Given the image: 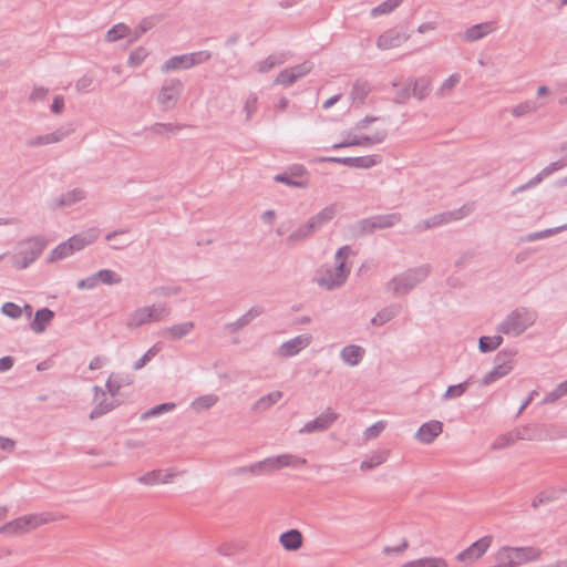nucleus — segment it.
<instances>
[{
    "label": "nucleus",
    "mask_w": 567,
    "mask_h": 567,
    "mask_svg": "<svg viewBox=\"0 0 567 567\" xmlns=\"http://www.w3.org/2000/svg\"><path fill=\"white\" fill-rule=\"evenodd\" d=\"M350 252L351 246L340 247L336 252L334 264L323 265L317 270L316 284H343L351 271V265L347 262Z\"/></svg>",
    "instance_id": "obj_1"
},
{
    "label": "nucleus",
    "mask_w": 567,
    "mask_h": 567,
    "mask_svg": "<svg viewBox=\"0 0 567 567\" xmlns=\"http://www.w3.org/2000/svg\"><path fill=\"white\" fill-rule=\"evenodd\" d=\"M388 131L383 118L365 116L357 122V147H369L384 142Z\"/></svg>",
    "instance_id": "obj_2"
},
{
    "label": "nucleus",
    "mask_w": 567,
    "mask_h": 567,
    "mask_svg": "<svg viewBox=\"0 0 567 567\" xmlns=\"http://www.w3.org/2000/svg\"><path fill=\"white\" fill-rule=\"evenodd\" d=\"M537 312L526 307H518L509 312L497 326V331L506 336H520L535 323Z\"/></svg>",
    "instance_id": "obj_3"
},
{
    "label": "nucleus",
    "mask_w": 567,
    "mask_h": 567,
    "mask_svg": "<svg viewBox=\"0 0 567 567\" xmlns=\"http://www.w3.org/2000/svg\"><path fill=\"white\" fill-rule=\"evenodd\" d=\"M48 245V240L43 236H34L18 243L17 251L10 259L17 269L29 267L42 254Z\"/></svg>",
    "instance_id": "obj_4"
},
{
    "label": "nucleus",
    "mask_w": 567,
    "mask_h": 567,
    "mask_svg": "<svg viewBox=\"0 0 567 567\" xmlns=\"http://www.w3.org/2000/svg\"><path fill=\"white\" fill-rule=\"evenodd\" d=\"M96 237L97 236L94 230L73 235L68 240L58 245L51 251V254L48 257V262H54L56 260H62V259L70 257L74 252L93 244L95 241Z\"/></svg>",
    "instance_id": "obj_5"
},
{
    "label": "nucleus",
    "mask_w": 567,
    "mask_h": 567,
    "mask_svg": "<svg viewBox=\"0 0 567 567\" xmlns=\"http://www.w3.org/2000/svg\"><path fill=\"white\" fill-rule=\"evenodd\" d=\"M171 308L166 303H153L134 310L127 318L126 327L134 330L151 322L162 321L168 317Z\"/></svg>",
    "instance_id": "obj_6"
},
{
    "label": "nucleus",
    "mask_w": 567,
    "mask_h": 567,
    "mask_svg": "<svg viewBox=\"0 0 567 567\" xmlns=\"http://www.w3.org/2000/svg\"><path fill=\"white\" fill-rule=\"evenodd\" d=\"M51 514H35L18 517L0 527L2 535H18L51 522Z\"/></svg>",
    "instance_id": "obj_7"
},
{
    "label": "nucleus",
    "mask_w": 567,
    "mask_h": 567,
    "mask_svg": "<svg viewBox=\"0 0 567 567\" xmlns=\"http://www.w3.org/2000/svg\"><path fill=\"white\" fill-rule=\"evenodd\" d=\"M210 58L212 53L206 50L181 55H174L167 59L161 65V71L163 73H168L175 70H187L208 61Z\"/></svg>",
    "instance_id": "obj_8"
},
{
    "label": "nucleus",
    "mask_w": 567,
    "mask_h": 567,
    "mask_svg": "<svg viewBox=\"0 0 567 567\" xmlns=\"http://www.w3.org/2000/svg\"><path fill=\"white\" fill-rule=\"evenodd\" d=\"M515 350H502L495 357V367L481 380V385H489L507 375L514 368Z\"/></svg>",
    "instance_id": "obj_9"
},
{
    "label": "nucleus",
    "mask_w": 567,
    "mask_h": 567,
    "mask_svg": "<svg viewBox=\"0 0 567 567\" xmlns=\"http://www.w3.org/2000/svg\"><path fill=\"white\" fill-rule=\"evenodd\" d=\"M467 212H465V207H461L455 210L444 212L441 214H436L427 219L420 220L415 224L414 229L416 233H422L427 229H432L453 220H460L466 216Z\"/></svg>",
    "instance_id": "obj_10"
},
{
    "label": "nucleus",
    "mask_w": 567,
    "mask_h": 567,
    "mask_svg": "<svg viewBox=\"0 0 567 567\" xmlns=\"http://www.w3.org/2000/svg\"><path fill=\"white\" fill-rule=\"evenodd\" d=\"M402 219V215L400 213H390L385 215H375L370 218L362 219L358 223L360 231L362 234H369L374 231L375 229H384L390 228Z\"/></svg>",
    "instance_id": "obj_11"
},
{
    "label": "nucleus",
    "mask_w": 567,
    "mask_h": 567,
    "mask_svg": "<svg viewBox=\"0 0 567 567\" xmlns=\"http://www.w3.org/2000/svg\"><path fill=\"white\" fill-rule=\"evenodd\" d=\"M184 84L181 80L169 79L166 80L158 93L157 101L165 109H171L179 99Z\"/></svg>",
    "instance_id": "obj_12"
},
{
    "label": "nucleus",
    "mask_w": 567,
    "mask_h": 567,
    "mask_svg": "<svg viewBox=\"0 0 567 567\" xmlns=\"http://www.w3.org/2000/svg\"><path fill=\"white\" fill-rule=\"evenodd\" d=\"M493 536L486 535L471 544L466 549L456 555L457 561H475L480 559L491 547Z\"/></svg>",
    "instance_id": "obj_13"
},
{
    "label": "nucleus",
    "mask_w": 567,
    "mask_h": 567,
    "mask_svg": "<svg viewBox=\"0 0 567 567\" xmlns=\"http://www.w3.org/2000/svg\"><path fill=\"white\" fill-rule=\"evenodd\" d=\"M93 390L95 392V396H94L95 406L93 408V410L90 413V416H89L90 420L99 419V417L103 416L104 414L113 411L115 408H117L121 404L120 400H116V399L109 401L106 398V392L103 391L99 385H95L93 388Z\"/></svg>",
    "instance_id": "obj_14"
},
{
    "label": "nucleus",
    "mask_w": 567,
    "mask_h": 567,
    "mask_svg": "<svg viewBox=\"0 0 567 567\" xmlns=\"http://www.w3.org/2000/svg\"><path fill=\"white\" fill-rule=\"evenodd\" d=\"M264 461L265 472L270 473L276 470H280L284 467H299L307 463L306 458L291 455V454H281L278 456L267 457Z\"/></svg>",
    "instance_id": "obj_15"
},
{
    "label": "nucleus",
    "mask_w": 567,
    "mask_h": 567,
    "mask_svg": "<svg viewBox=\"0 0 567 567\" xmlns=\"http://www.w3.org/2000/svg\"><path fill=\"white\" fill-rule=\"evenodd\" d=\"M311 342V337L306 334L297 336L285 341L276 351V355L280 358H290L298 354L302 349L307 348Z\"/></svg>",
    "instance_id": "obj_16"
},
{
    "label": "nucleus",
    "mask_w": 567,
    "mask_h": 567,
    "mask_svg": "<svg viewBox=\"0 0 567 567\" xmlns=\"http://www.w3.org/2000/svg\"><path fill=\"white\" fill-rule=\"evenodd\" d=\"M337 420V414L328 410L317 416L315 420L307 422L300 430L301 434H309L315 432H323L328 430L332 423Z\"/></svg>",
    "instance_id": "obj_17"
},
{
    "label": "nucleus",
    "mask_w": 567,
    "mask_h": 567,
    "mask_svg": "<svg viewBox=\"0 0 567 567\" xmlns=\"http://www.w3.org/2000/svg\"><path fill=\"white\" fill-rule=\"evenodd\" d=\"M409 38L410 34L406 31L390 29L378 38L377 45L381 50H389L400 47L402 43L408 41Z\"/></svg>",
    "instance_id": "obj_18"
},
{
    "label": "nucleus",
    "mask_w": 567,
    "mask_h": 567,
    "mask_svg": "<svg viewBox=\"0 0 567 567\" xmlns=\"http://www.w3.org/2000/svg\"><path fill=\"white\" fill-rule=\"evenodd\" d=\"M443 432V423L432 420L423 423L415 433V439L423 444H431Z\"/></svg>",
    "instance_id": "obj_19"
},
{
    "label": "nucleus",
    "mask_w": 567,
    "mask_h": 567,
    "mask_svg": "<svg viewBox=\"0 0 567 567\" xmlns=\"http://www.w3.org/2000/svg\"><path fill=\"white\" fill-rule=\"evenodd\" d=\"M429 272L430 266L422 265L416 268L408 269L400 276L392 278V280L389 284H420L427 278Z\"/></svg>",
    "instance_id": "obj_20"
},
{
    "label": "nucleus",
    "mask_w": 567,
    "mask_h": 567,
    "mask_svg": "<svg viewBox=\"0 0 567 567\" xmlns=\"http://www.w3.org/2000/svg\"><path fill=\"white\" fill-rule=\"evenodd\" d=\"M125 280L120 274L111 269H101L92 276L80 279L76 284H121Z\"/></svg>",
    "instance_id": "obj_21"
},
{
    "label": "nucleus",
    "mask_w": 567,
    "mask_h": 567,
    "mask_svg": "<svg viewBox=\"0 0 567 567\" xmlns=\"http://www.w3.org/2000/svg\"><path fill=\"white\" fill-rule=\"evenodd\" d=\"M86 197V193L81 188H74L70 192L61 194L52 199V208L70 207Z\"/></svg>",
    "instance_id": "obj_22"
},
{
    "label": "nucleus",
    "mask_w": 567,
    "mask_h": 567,
    "mask_svg": "<svg viewBox=\"0 0 567 567\" xmlns=\"http://www.w3.org/2000/svg\"><path fill=\"white\" fill-rule=\"evenodd\" d=\"M54 311L48 307L35 311L33 320L30 322V329L35 333H42L54 319Z\"/></svg>",
    "instance_id": "obj_23"
},
{
    "label": "nucleus",
    "mask_w": 567,
    "mask_h": 567,
    "mask_svg": "<svg viewBox=\"0 0 567 567\" xmlns=\"http://www.w3.org/2000/svg\"><path fill=\"white\" fill-rule=\"evenodd\" d=\"M279 543L284 547V549H286L288 551H296L302 547V544H303L302 533L297 528H292L287 532H284L279 536Z\"/></svg>",
    "instance_id": "obj_24"
},
{
    "label": "nucleus",
    "mask_w": 567,
    "mask_h": 567,
    "mask_svg": "<svg viewBox=\"0 0 567 567\" xmlns=\"http://www.w3.org/2000/svg\"><path fill=\"white\" fill-rule=\"evenodd\" d=\"M194 328L195 324L193 321H186L163 329L161 334L163 338L175 341L181 340L187 334H189L194 330Z\"/></svg>",
    "instance_id": "obj_25"
},
{
    "label": "nucleus",
    "mask_w": 567,
    "mask_h": 567,
    "mask_svg": "<svg viewBox=\"0 0 567 567\" xmlns=\"http://www.w3.org/2000/svg\"><path fill=\"white\" fill-rule=\"evenodd\" d=\"M495 30L493 22H483L474 24L466 29L463 39L467 42H474L483 39L485 35L492 33Z\"/></svg>",
    "instance_id": "obj_26"
},
{
    "label": "nucleus",
    "mask_w": 567,
    "mask_h": 567,
    "mask_svg": "<svg viewBox=\"0 0 567 567\" xmlns=\"http://www.w3.org/2000/svg\"><path fill=\"white\" fill-rule=\"evenodd\" d=\"M68 134H69V132L63 131V128H59L52 133L29 138L25 142V144L29 147H39V146H43V145H48V144H53V143H58V142L62 141Z\"/></svg>",
    "instance_id": "obj_27"
},
{
    "label": "nucleus",
    "mask_w": 567,
    "mask_h": 567,
    "mask_svg": "<svg viewBox=\"0 0 567 567\" xmlns=\"http://www.w3.org/2000/svg\"><path fill=\"white\" fill-rule=\"evenodd\" d=\"M515 565L535 561L540 558L542 550L536 547H512Z\"/></svg>",
    "instance_id": "obj_28"
},
{
    "label": "nucleus",
    "mask_w": 567,
    "mask_h": 567,
    "mask_svg": "<svg viewBox=\"0 0 567 567\" xmlns=\"http://www.w3.org/2000/svg\"><path fill=\"white\" fill-rule=\"evenodd\" d=\"M319 229L317 228V226L315 225L312 219L309 218L307 223L300 225L295 231H292L287 237V243L293 244V243L303 241L307 238L311 237Z\"/></svg>",
    "instance_id": "obj_29"
},
{
    "label": "nucleus",
    "mask_w": 567,
    "mask_h": 567,
    "mask_svg": "<svg viewBox=\"0 0 567 567\" xmlns=\"http://www.w3.org/2000/svg\"><path fill=\"white\" fill-rule=\"evenodd\" d=\"M133 383V379L131 375L126 374H114L112 373L106 380V390L112 396H116L120 390L124 386L131 385Z\"/></svg>",
    "instance_id": "obj_30"
},
{
    "label": "nucleus",
    "mask_w": 567,
    "mask_h": 567,
    "mask_svg": "<svg viewBox=\"0 0 567 567\" xmlns=\"http://www.w3.org/2000/svg\"><path fill=\"white\" fill-rule=\"evenodd\" d=\"M389 455H390V451L386 449L374 451L370 455H368L365 460H363L361 462L360 468L362 471L373 470L377 466L386 462V460L389 458Z\"/></svg>",
    "instance_id": "obj_31"
},
{
    "label": "nucleus",
    "mask_w": 567,
    "mask_h": 567,
    "mask_svg": "<svg viewBox=\"0 0 567 567\" xmlns=\"http://www.w3.org/2000/svg\"><path fill=\"white\" fill-rule=\"evenodd\" d=\"M161 21V17L158 16H151L144 18L134 29V31H131V35L128 39L130 43H133L137 41L144 33H146L148 30H151L153 27H155Z\"/></svg>",
    "instance_id": "obj_32"
},
{
    "label": "nucleus",
    "mask_w": 567,
    "mask_h": 567,
    "mask_svg": "<svg viewBox=\"0 0 567 567\" xmlns=\"http://www.w3.org/2000/svg\"><path fill=\"white\" fill-rule=\"evenodd\" d=\"M400 312V307L396 305H391L389 307L380 310L371 320L370 323L372 326L381 327L386 322L391 321L394 317H396Z\"/></svg>",
    "instance_id": "obj_33"
},
{
    "label": "nucleus",
    "mask_w": 567,
    "mask_h": 567,
    "mask_svg": "<svg viewBox=\"0 0 567 567\" xmlns=\"http://www.w3.org/2000/svg\"><path fill=\"white\" fill-rule=\"evenodd\" d=\"M284 393L281 391H272L264 396H261L254 405L252 411L255 412H264L270 409L274 404L279 402L282 398Z\"/></svg>",
    "instance_id": "obj_34"
},
{
    "label": "nucleus",
    "mask_w": 567,
    "mask_h": 567,
    "mask_svg": "<svg viewBox=\"0 0 567 567\" xmlns=\"http://www.w3.org/2000/svg\"><path fill=\"white\" fill-rule=\"evenodd\" d=\"M402 567H449L442 557H423L405 563Z\"/></svg>",
    "instance_id": "obj_35"
},
{
    "label": "nucleus",
    "mask_w": 567,
    "mask_h": 567,
    "mask_svg": "<svg viewBox=\"0 0 567 567\" xmlns=\"http://www.w3.org/2000/svg\"><path fill=\"white\" fill-rule=\"evenodd\" d=\"M472 383H473V378L470 377L464 382L447 386L446 391L442 395V400L449 401V400L462 396L467 391V389L470 388V385Z\"/></svg>",
    "instance_id": "obj_36"
},
{
    "label": "nucleus",
    "mask_w": 567,
    "mask_h": 567,
    "mask_svg": "<svg viewBox=\"0 0 567 567\" xmlns=\"http://www.w3.org/2000/svg\"><path fill=\"white\" fill-rule=\"evenodd\" d=\"M410 85H412L413 95L423 100L429 95L431 81L427 78L410 79Z\"/></svg>",
    "instance_id": "obj_37"
},
{
    "label": "nucleus",
    "mask_w": 567,
    "mask_h": 567,
    "mask_svg": "<svg viewBox=\"0 0 567 567\" xmlns=\"http://www.w3.org/2000/svg\"><path fill=\"white\" fill-rule=\"evenodd\" d=\"M518 432H515V430H512L505 434L498 435L495 441L492 443L493 450H503L506 449L517 441H519Z\"/></svg>",
    "instance_id": "obj_38"
},
{
    "label": "nucleus",
    "mask_w": 567,
    "mask_h": 567,
    "mask_svg": "<svg viewBox=\"0 0 567 567\" xmlns=\"http://www.w3.org/2000/svg\"><path fill=\"white\" fill-rule=\"evenodd\" d=\"M503 343V337L497 334L493 337L482 336L478 339V349L482 353L496 350Z\"/></svg>",
    "instance_id": "obj_39"
},
{
    "label": "nucleus",
    "mask_w": 567,
    "mask_h": 567,
    "mask_svg": "<svg viewBox=\"0 0 567 567\" xmlns=\"http://www.w3.org/2000/svg\"><path fill=\"white\" fill-rule=\"evenodd\" d=\"M337 209L336 205H330L321 209L318 214L311 217L312 221L317 226L318 229H321L326 224H328L336 215Z\"/></svg>",
    "instance_id": "obj_40"
},
{
    "label": "nucleus",
    "mask_w": 567,
    "mask_h": 567,
    "mask_svg": "<svg viewBox=\"0 0 567 567\" xmlns=\"http://www.w3.org/2000/svg\"><path fill=\"white\" fill-rule=\"evenodd\" d=\"M497 564L492 567H515L512 547H502L495 555Z\"/></svg>",
    "instance_id": "obj_41"
},
{
    "label": "nucleus",
    "mask_w": 567,
    "mask_h": 567,
    "mask_svg": "<svg viewBox=\"0 0 567 567\" xmlns=\"http://www.w3.org/2000/svg\"><path fill=\"white\" fill-rule=\"evenodd\" d=\"M172 476L173 475L169 474L162 478V472L159 470H154L140 476L137 481L144 485H155L157 483H168Z\"/></svg>",
    "instance_id": "obj_42"
},
{
    "label": "nucleus",
    "mask_w": 567,
    "mask_h": 567,
    "mask_svg": "<svg viewBox=\"0 0 567 567\" xmlns=\"http://www.w3.org/2000/svg\"><path fill=\"white\" fill-rule=\"evenodd\" d=\"M515 432H518L519 441L520 440H527V441H539L542 440V431L536 425H524L522 427L514 429Z\"/></svg>",
    "instance_id": "obj_43"
},
{
    "label": "nucleus",
    "mask_w": 567,
    "mask_h": 567,
    "mask_svg": "<svg viewBox=\"0 0 567 567\" xmlns=\"http://www.w3.org/2000/svg\"><path fill=\"white\" fill-rule=\"evenodd\" d=\"M175 408H176V404L173 402H165V403L157 404V405L151 408L150 410L145 411L144 413H142L141 420L144 421L150 417L158 416L161 414L173 411Z\"/></svg>",
    "instance_id": "obj_44"
},
{
    "label": "nucleus",
    "mask_w": 567,
    "mask_h": 567,
    "mask_svg": "<svg viewBox=\"0 0 567 567\" xmlns=\"http://www.w3.org/2000/svg\"><path fill=\"white\" fill-rule=\"evenodd\" d=\"M131 30L130 28L124 23H117L113 25L107 32H106V41L109 42H115L120 39H123L125 37L130 38Z\"/></svg>",
    "instance_id": "obj_45"
},
{
    "label": "nucleus",
    "mask_w": 567,
    "mask_h": 567,
    "mask_svg": "<svg viewBox=\"0 0 567 567\" xmlns=\"http://www.w3.org/2000/svg\"><path fill=\"white\" fill-rule=\"evenodd\" d=\"M404 0H385L379 6L374 7L370 14L372 17H378L381 14H389L393 12Z\"/></svg>",
    "instance_id": "obj_46"
},
{
    "label": "nucleus",
    "mask_w": 567,
    "mask_h": 567,
    "mask_svg": "<svg viewBox=\"0 0 567 567\" xmlns=\"http://www.w3.org/2000/svg\"><path fill=\"white\" fill-rule=\"evenodd\" d=\"M247 473H251L254 475L265 474L266 472H265L264 461H259V462L250 464V465L236 467L231 471V475H234V476H240V475H244Z\"/></svg>",
    "instance_id": "obj_47"
},
{
    "label": "nucleus",
    "mask_w": 567,
    "mask_h": 567,
    "mask_svg": "<svg viewBox=\"0 0 567 567\" xmlns=\"http://www.w3.org/2000/svg\"><path fill=\"white\" fill-rule=\"evenodd\" d=\"M383 161V157L381 154H372V155H357V169H368L375 165L381 164Z\"/></svg>",
    "instance_id": "obj_48"
},
{
    "label": "nucleus",
    "mask_w": 567,
    "mask_h": 567,
    "mask_svg": "<svg viewBox=\"0 0 567 567\" xmlns=\"http://www.w3.org/2000/svg\"><path fill=\"white\" fill-rule=\"evenodd\" d=\"M563 230H567V223L561 225V226L555 227V228H547L545 230L530 233V234L527 235L526 240L535 241V240H538V239H543V238L549 237V236L555 235L557 233H560Z\"/></svg>",
    "instance_id": "obj_49"
},
{
    "label": "nucleus",
    "mask_w": 567,
    "mask_h": 567,
    "mask_svg": "<svg viewBox=\"0 0 567 567\" xmlns=\"http://www.w3.org/2000/svg\"><path fill=\"white\" fill-rule=\"evenodd\" d=\"M386 422L385 421H378L363 432V439L364 441H370L373 439H377L385 429Z\"/></svg>",
    "instance_id": "obj_50"
},
{
    "label": "nucleus",
    "mask_w": 567,
    "mask_h": 567,
    "mask_svg": "<svg viewBox=\"0 0 567 567\" xmlns=\"http://www.w3.org/2000/svg\"><path fill=\"white\" fill-rule=\"evenodd\" d=\"M158 344H154L137 361L134 362L133 369L140 370L144 365H146L158 352H159Z\"/></svg>",
    "instance_id": "obj_51"
},
{
    "label": "nucleus",
    "mask_w": 567,
    "mask_h": 567,
    "mask_svg": "<svg viewBox=\"0 0 567 567\" xmlns=\"http://www.w3.org/2000/svg\"><path fill=\"white\" fill-rule=\"evenodd\" d=\"M217 401H218V398L215 394H207V395L197 398L193 402V406L197 410H207V409H210L213 405H215Z\"/></svg>",
    "instance_id": "obj_52"
},
{
    "label": "nucleus",
    "mask_w": 567,
    "mask_h": 567,
    "mask_svg": "<svg viewBox=\"0 0 567 567\" xmlns=\"http://www.w3.org/2000/svg\"><path fill=\"white\" fill-rule=\"evenodd\" d=\"M413 95L412 85H410V79L406 81L405 85L398 90L394 94L393 101L396 104H404L409 101V99Z\"/></svg>",
    "instance_id": "obj_53"
},
{
    "label": "nucleus",
    "mask_w": 567,
    "mask_h": 567,
    "mask_svg": "<svg viewBox=\"0 0 567 567\" xmlns=\"http://www.w3.org/2000/svg\"><path fill=\"white\" fill-rule=\"evenodd\" d=\"M557 498H558V492L557 491H553L550 493L540 492L533 499L532 506H533V508H538L540 505L550 503L553 501H556Z\"/></svg>",
    "instance_id": "obj_54"
},
{
    "label": "nucleus",
    "mask_w": 567,
    "mask_h": 567,
    "mask_svg": "<svg viewBox=\"0 0 567 567\" xmlns=\"http://www.w3.org/2000/svg\"><path fill=\"white\" fill-rule=\"evenodd\" d=\"M1 312L11 319H19L22 316V308L14 302L7 301L2 305Z\"/></svg>",
    "instance_id": "obj_55"
},
{
    "label": "nucleus",
    "mask_w": 567,
    "mask_h": 567,
    "mask_svg": "<svg viewBox=\"0 0 567 567\" xmlns=\"http://www.w3.org/2000/svg\"><path fill=\"white\" fill-rule=\"evenodd\" d=\"M536 110H537V106L533 101H525V102L513 107L512 115L515 117H520V116L532 113Z\"/></svg>",
    "instance_id": "obj_56"
},
{
    "label": "nucleus",
    "mask_w": 567,
    "mask_h": 567,
    "mask_svg": "<svg viewBox=\"0 0 567 567\" xmlns=\"http://www.w3.org/2000/svg\"><path fill=\"white\" fill-rule=\"evenodd\" d=\"M146 56H147V51L143 47H140L136 50L131 52L128 60H127V64L130 66L136 68L143 63V61L145 60Z\"/></svg>",
    "instance_id": "obj_57"
},
{
    "label": "nucleus",
    "mask_w": 567,
    "mask_h": 567,
    "mask_svg": "<svg viewBox=\"0 0 567 567\" xmlns=\"http://www.w3.org/2000/svg\"><path fill=\"white\" fill-rule=\"evenodd\" d=\"M296 81H297V79H296V75H293V72H291L290 69H285L275 79V84L290 86Z\"/></svg>",
    "instance_id": "obj_58"
},
{
    "label": "nucleus",
    "mask_w": 567,
    "mask_h": 567,
    "mask_svg": "<svg viewBox=\"0 0 567 567\" xmlns=\"http://www.w3.org/2000/svg\"><path fill=\"white\" fill-rule=\"evenodd\" d=\"M461 81L460 74H452L450 75L441 85L439 90V94L444 95L449 92H451Z\"/></svg>",
    "instance_id": "obj_59"
},
{
    "label": "nucleus",
    "mask_w": 567,
    "mask_h": 567,
    "mask_svg": "<svg viewBox=\"0 0 567 567\" xmlns=\"http://www.w3.org/2000/svg\"><path fill=\"white\" fill-rule=\"evenodd\" d=\"M264 313V308L259 306L251 307L246 313H244L239 320L246 326H248L255 318Z\"/></svg>",
    "instance_id": "obj_60"
},
{
    "label": "nucleus",
    "mask_w": 567,
    "mask_h": 567,
    "mask_svg": "<svg viewBox=\"0 0 567 567\" xmlns=\"http://www.w3.org/2000/svg\"><path fill=\"white\" fill-rule=\"evenodd\" d=\"M289 69L291 72H293V75H296V79L299 80L300 78H302L311 72L312 63L309 61H305L303 63L291 66Z\"/></svg>",
    "instance_id": "obj_61"
},
{
    "label": "nucleus",
    "mask_w": 567,
    "mask_h": 567,
    "mask_svg": "<svg viewBox=\"0 0 567 567\" xmlns=\"http://www.w3.org/2000/svg\"><path fill=\"white\" fill-rule=\"evenodd\" d=\"M317 161L318 162H328V163H338V164L347 165L349 167H354V156H348V157L329 156V157H320Z\"/></svg>",
    "instance_id": "obj_62"
},
{
    "label": "nucleus",
    "mask_w": 567,
    "mask_h": 567,
    "mask_svg": "<svg viewBox=\"0 0 567 567\" xmlns=\"http://www.w3.org/2000/svg\"><path fill=\"white\" fill-rule=\"evenodd\" d=\"M275 182L277 183H282V184H286V185H289V186H293V187H302L303 186V183L301 182H298V181H295L291 175L289 173H281V174H277L275 177H274Z\"/></svg>",
    "instance_id": "obj_63"
},
{
    "label": "nucleus",
    "mask_w": 567,
    "mask_h": 567,
    "mask_svg": "<svg viewBox=\"0 0 567 567\" xmlns=\"http://www.w3.org/2000/svg\"><path fill=\"white\" fill-rule=\"evenodd\" d=\"M153 292L158 297H171L178 295L181 292V288L178 286H162Z\"/></svg>",
    "instance_id": "obj_64"
}]
</instances>
